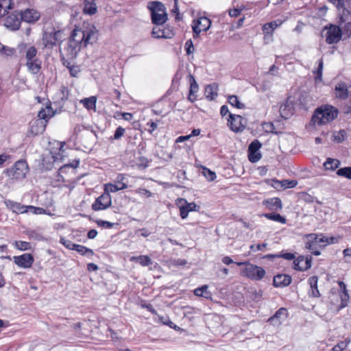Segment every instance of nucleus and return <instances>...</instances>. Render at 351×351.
I'll use <instances>...</instances> for the list:
<instances>
[{
  "label": "nucleus",
  "mask_w": 351,
  "mask_h": 351,
  "mask_svg": "<svg viewBox=\"0 0 351 351\" xmlns=\"http://www.w3.org/2000/svg\"><path fill=\"white\" fill-rule=\"evenodd\" d=\"M98 38V31L92 23L84 22L82 26L73 29L70 38L64 45L62 56H65L69 59L76 57L82 47L93 44Z\"/></svg>",
  "instance_id": "f257e3e1"
},
{
  "label": "nucleus",
  "mask_w": 351,
  "mask_h": 351,
  "mask_svg": "<svg viewBox=\"0 0 351 351\" xmlns=\"http://www.w3.org/2000/svg\"><path fill=\"white\" fill-rule=\"evenodd\" d=\"M337 108L329 104H324L317 108L311 117V126H321L333 121L338 116Z\"/></svg>",
  "instance_id": "f03ea898"
},
{
  "label": "nucleus",
  "mask_w": 351,
  "mask_h": 351,
  "mask_svg": "<svg viewBox=\"0 0 351 351\" xmlns=\"http://www.w3.org/2000/svg\"><path fill=\"white\" fill-rule=\"evenodd\" d=\"M148 8L151 11L152 21L156 25L164 24L167 20V14L165 5L159 1L149 3Z\"/></svg>",
  "instance_id": "7ed1b4c3"
},
{
  "label": "nucleus",
  "mask_w": 351,
  "mask_h": 351,
  "mask_svg": "<svg viewBox=\"0 0 351 351\" xmlns=\"http://www.w3.org/2000/svg\"><path fill=\"white\" fill-rule=\"evenodd\" d=\"M63 33L54 27H47L43 34V45L45 48L52 49L62 40Z\"/></svg>",
  "instance_id": "20e7f679"
},
{
  "label": "nucleus",
  "mask_w": 351,
  "mask_h": 351,
  "mask_svg": "<svg viewBox=\"0 0 351 351\" xmlns=\"http://www.w3.org/2000/svg\"><path fill=\"white\" fill-rule=\"evenodd\" d=\"M28 170L25 161L18 160L12 168L5 170V173L10 179L19 180L26 177Z\"/></svg>",
  "instance_id": "39448f33"
},
{
  "label": "nucleus",
  "mask_w": 351,
  "mask_h": 351,
  "mask_svg": "<svg viewBox=\"0 0 351 351\" xmlns=\"http://www.w3.org/2000/svg\"><path fill=\"white\" fill-rule=\"evenodd\" d=\"M241 275L252 280H261L265 275V269L259 266L249 263L241 269Z\"/></svg>",
  "instance_id": "423d86ee"
},
{
  "label": "nucleus",
  "mask_w": 351,
  "mask_h": 351,
  "mask_svg": "<svg viewBox=\"0 0 351 351\" xmlns=\"http://www.w3.org/2000/svg\"><path fill=\"white\" fill-rule=\"evenodd\" d=\"M247 121L240 115L230 114L228 124L231 130L235 132H242L246 125Z\"/></svg>",
  "instance_id": "0eeeda50"
},
{
  "label": "nucleus",
  "mask_w": 351,
  "mask_h": 351,
  "mask_svg": "<svg viewBox=\"0 0 351 351\" xmlns=\"http://www.w3.org/2000/svg\"><path fill=\"white\" fill-rule=\"evenodd\" d=\"M326 41L328 44L338 43L342 36V32L340 27L337 25H330L326 28Z\"/></svg>",
  "instance_id": "6e6552de"
},
{
  "label": "nucleus",
  "mask_w": 351,
  "mask_h": 351,
  "mask_svg": "<svg viewBox=\"0 0 351 351\" xmlns=\"http://www.w3.org/2000/svg\"><path fill=\"white\" fill-rule=\"evenodd\" d=\"M111 203L110 195L108 194V193H104L92 204V209L95 211L104 210L110 207Z\"/></svg>",
  "instance_id": "1a4fd4ad"
},
{
  "label": "nucleus",
  "mask_w": 351,
  "mask_h": 351,
  "mask_svg": "<svg viewBox=\"0 0 351 351\" xmlns=\"http://www.w3.org/2000/svg\"><path fill=\"white\" fill-rule=\"evenodd\" d=\"M46 121L40 119H35L29 123L28 136H37L44 132L46 128Z\"/></svg>",
  "instance_id": "9d476101"
},
{
  "label": "nucleus",
  "mask_w": 351,
  "mask_h": 351,
  "mask_svg": "<svg viewBox=\"0 0 351 351\" xmlns=\"http://www.w3.org/2000/svg\"><path fill=\"white\" fill-rule=\"evenodd\" d=\"M14 263L19 267L27 269L32 266L34 261V257L30 254H23L21 256L13 257Z\"/></svg>",
  "instance_id": "9b49d317"
},
{
  "label": "nucleus",
  "mask_w": 351,
  "mask_h": 351,
  "mask_svg": "<svg viewBox=\"0 0 351 351\" xmlns=\"http://www.w3.org/2000/svg\"><path fill=\"white\" fill-rule=\"evenodd\" d=\"M312 258L307 256L304 258V256H300L293 261V268L298 271H306L311 267Z\"/></svg>",
  "instance_id": "f8f14e48"
},
{
  "label": "nucleus",
  "mask_w": 351,
  "mask_h": 351,
  "mask_svg": "<svg viewBox=\"0 0 351 351\" xmlns=\"http://www.w3.org/2000/svg\"><path fill=\"white\" fill-rule=\"evenodd\" d=\"M158 25L153 28L152 35L155 38H171L174 35L173 30L169 27L161 28Z\"/></svg>",
  "instance_id": "ddd939ff"
},
{
  "label": "nucleus",
  "mask_w": 351,
  "mask_h": 351,
  "mask_svg": "<svg viewBox=\"0 0 351 351\" xmlns=\"http://www.w3.org/2000/svg\"><path fill=\"white\" fill-rule=\"evenodd\" d=\"M40 16V13L34 9H26L21 14V20L29 23L37 21Z\"/></svg>",
  "instance_id": "4468645a"
},
{
  "label": "nucleus",
  "mask_w": 351,
  "mask_h": 351,
  "mask_svg": "<svg viewBox=\"0 0 351 351\" xmlns=\"http://www.w3.org/2000/svg\"><path fill=\"white\" fill-rule=\"evenodd\" d=\"M176 204L180 208V216L182 219L186 218L188 216L189 212L193 210L195 208V204H187L184 199H178Z\"/></svg>",
  "instance_id": "2eb2a0df"
},
{
  "label": "nucleus",
  "mask_w": 351,
  "mask_h": 351,
  "mask_svg": "<svg viewBox=\"0 0 351 351\" xmlns=\"http://www.w3.org/2000/svg\"><path fill=\"white\" fill-rule=\"evenodd\" d=\"M188 78L189 83L190 84V90L189 94L188 95V99L191 102L193 103L196 101L197 98V95L196 94L197 93V84L196 83L195 77L191 74H189L188 75Z\"/></svg>",
  "instance_id": "dca6fc26"
},
{
  "label": "nucleus",
  "mask_w": 351,
  "mask_h": 351,
  "mask_svg": "<svg viewBox=\"0 0 351 351\" xmlns=\"http://www.w3.org/2000/svg\"><path fill=\"white\" fill-rule=\"evenodd\" d=\"M291 282V277L287 274H278L274 277L273 285L276 287L288 286Z\"/></svg>",
  "instance_id": "f3484780"
},
{
  "label": "nucleus",
  "mask_w": 351,
  "mask_h": 351,
  "mask_svg": "<svg viewBox=\"0 0 351 351\" xmlns=\"http://www.w3.org/2000/svg\"><path fill=\"white\" fill-rule=\"evenodd\" d=\"M197 135V130L193 129L190 134L186 135V136H180L178 138H177L176 140V143H185L184 145H186V147H187L189 149H190V147L191 146H193V144L195 143V141H192L191 138L194 137ZM186 151L189 152V149H186Z\"/></svg>",
  "instance_id": "a211bd4d"
},
{
  "label": "nucleus",
  "mask_w": 351,
  "mask_h": 351,
  "mask_svg": "<svg viewBox=\"0 0 351 351\" xmlns=\"http://www.w3.org/2000/svg\"><path fill=\"white\" fill-rule=\"evenodd\" d=\"M272 186L277 189L293 188L298 184V182L295 180H272Z\"/></svg>",
  "instance_id": "6ab92c4d"
},
{
  "label": "nucleus",
  "mask_w": 351,
  "mask_h": 351,
  "mask_svg": "<svg viewBox=\"0 0 351 351\" xmlns=\"http://www.w3.org/2000/svg\"><path fill=\"white\" fill-rule=\"evenodd\" d=\"M279 112L282 118L287 119L293 113V106L291 101L287 100L280 105Z\"/></svg>",
  "instance_id": "aec40b11"
},
{
  "label": "nucleus",
  "mask_w": 351,
  "mask_h": 351,
  "mask_svg": "<svg viewBox=\"0 0 351 351\" xmlns=\"http://www.w3.org/2000/svg\"><path fill=\"white\" fill-rule=\"evenodd\" d=\"M5 25L11 30H16L21 25V19L17 15H9L5 20Z\"/></svg>",
  "instance_id": "412c9836"
},
{
  "label": "nucleus",
  "mask_w": 351,
  "mask_h": 351,
  "mask_svg": "<svg viewBox=\"0 0 351 351\" xmlns=\"http://www.w3.org/2000/svg\"><path fill=\"white\" fill-rule=\"evenodd\" d=\"M335 97L340 99H346L348 97V90L345 82H339L335 86Z\"/></svg>",
  "instance_id": "4be33fe9"
},
{
  "label": "nucleus",
  "mask_w": 351,
  "mask_h": 351,
  "mask_svg": "<svg viewBox=\"0 0 351 351\" xmlns=\"http://www.w3.org/2000/svg\"><path fill=\"white\" fill-rule=\"evenodd\" d=\"M4 204L6 207L10 209L13 213L17 214H24L25 205L10 199L5 200Z\"/></svg>",
  "instance_id": "5701e85b"
},
{
  "label": "nucleus",
  "mask_w": 351,
  "mask_h": 351,
  "mask_svg": "<svg viewBox=\"0 0 351 351\" xmlns=\"http://www.w3.org/2000/svg\"><path fill=\"white\" fill-rule=\"evenodd\" d=\"M41 65L42 61L39 58L25 62V66L27 68V71L34 75H36L40 72L41 69Z\"/></svg>",
  "instance_id": "b1692460"
},
{
  "label": "nucleus",
  "mask_w": 351,
  "mask_h": 351,
  "mask_svg": "<svg viewBox=\"0 0 351 351\" xmlns=\"http://www.w3.org/2000/svg\"><path fill=\"white\" fill-rule=\"evenodd\" d=\"M218 85L215 83L208 84L205 87L204 90V96L208 100H213L215 99L218 93Z\"/></svg>",
  "instance_id": "393cba45"
},
{
  "label": "nucleus",
  "mask_w": 351,
  "mask_h": 351,
  "mask_svg": "<svg viewBox=\"0 0 351 351\" xmlns=\"http://www.w3.org/2000/svg\"><path fill=\"white\" fill-rule=\"evenodd\" d=\"M311 287L309 291V295L313 298H318L320 296L319 290L317 289L318 278L316 276H311L308 280Z\"/></svg>",
  "instance_id": "a878e982"
},
{
  "label": "nucleus",
  "mask_w": 351,
  "mask_h": 351,
  "mask_svg": "<svg viewBox=\"0 0 351 351\" xmlns=\"http://www.w3.org/2000/svg\"><path fill=\"white\" fill-rule=\"evenodd\" d=\"M280 20H276L270 23H265L263 26V32L265 34L271 35L274 29L279 27L282 24Z\"/></svg>",
  "instance_id": "bb28decb"
},
{
  "label": "nucleus",
  "mask_w": 351,
  "mask_h": 351,
  "mask_svg": "<svg viewBox=\"0 0 351 351\" xmlns=\"http://www.w3.org/2000/svg\"><path fill=\"white\" fill-rule=\"evenodd\" d=\"M264 204L269 210H280L282 205L281 199L278 197H274L264 201Z\"/></svg>",
  "instance_id": "cd10ccee"
},
{
  "label": "nucleus",
  "mask_w": 351,
  "mask_h": 351,
  "mask_svg": "<svg viewBox=\"0 0 351 351\" xmlns=\"http://www.w3.org/2000/svg\"><path fill=\"white\" fill-rule=\"evenodd\" d=\"M80 103L83 104L84 107L88 110H96L97 97L95 96L82 99L80 101Z\"/></svg>",
  "instance_id": "c85d7f7f"
},
{
  "label": "nucleus",
  "mask_w": 351,
  "mask_h": 351,
  "mask_svg": "<svg viewBox=\"0 0 351 351\" xmlns=\"http://www.w3.org/2000/svg\"><path fill=\"white\" fill-rule=\"evenodd\" d=\"M54 114L52 108L50 106H47L45 108H42L38 114V119H40L43 121H46V124L48 122V120L51 118Z\"/></svg>",
  "instance_id": "c756f323"
},
{
  "label": "nucleus",
  "mask_w": 351,
  "mask_h": 351,
  "mask_svg": "<svg viewBox=\"0 0 351 351\" xmlns=\"http://www.w3.org/2000/svg\"><path fill=\"white\" fill-rule=\"evenodd\" d=\"M347 132L344 130L334 131L331 135V141L336 143H341L347 138Z\"/></svg>",
  "instance_id": "7c9ffc66"
},
{
  "label": "nucleus",
  "mask_w": 351,
  "mask_h": 351,
  "mask_svg": "<svg viewBox=\"0 0 351 351\" xmlns=\"http://www.w3.org/2000/svg\"><path fill=\"white\" fill-rule=\"evenodd\" d=\"M340 165V162L337 159L328 158L324 162L323 166L325 170L334 171Z\"/></svg>",
  "instance_id": "2f4dec72"
},
{
  "label": "nucleus",
  "mask_w": 351,
  "mask_h": 351,
  "mask_svg": "<svg viewBox=\"0 0 351 351\" xmlns=\"http://www.w3.org/2000/svg\"><path fill=\"white\" fill-rule=\"evenodd\" d=\"M49 145L51 147V148H49L50 154H56L57 152H65V149H63V147L64 146V142L53 141H50L49 143Z\"/></svg>",
  "instance_id": "473e14b6"
},
{
  "label": "nucleus",
  "mask_w": 351,
  "mask_h": 351,
  "mask_svg": "<svg viewBox=\"0 0 351 351\" xmlns=\"http://www.w3.org/2000/svg\"><path fill=\"white\" fill-rule=\"evenodd\" d=\"M128 187V185L125 183H121V186L112 184H106L104 187V193H115L119 190L125 189Z\"/></svg>",
  "instance_id": "72a5a7b5"
},
{
  "label": "nucleus",
  "mask_w": 351,
  "mask_h": 351,
  "mask_svg": "<svg viewBox=\"0 0 351 351\" xmlns=\"http://www.w3.org/2000/svg\"><path fill=\"white\" fill-rule=\"evenodd\" d=\"M130 261L133 262L138 263L142 266H147L152 263L151 258L146 255H141L138 256H132L130 258Z\"/></svg>",
  "instance_id": "f704fd0d"
},
{
  "label": "nucleus",
  "mask_w": 351,
  "mask_h": 351,
  "mask_svg": "<svg viewBox=\"0 0 351 351\" xmlns=\"http://www.w3.org/2000/svg\"><path fill=\"white\" fill-rule=\"evenodd\" d=\"M211 25V21L205 16L199 17V33L207 31Z\"/></svg>",
  "instance_id": "c9c22d12"
},
{
  "label": "nucleus",
  "mask_w": 351,
  "mask_h": 351,
  "mask_svg": "<svg viewBox=\"0 0 351 351\" xmlns=\"http://www.w3.org/2000/svg\"><path fill=\"white\" fill-rule=\"evenodd\" d=\"M199 169H202V174L204 176V178L207 180L208 182H212L215 180L217 178L215 172L211 171L210 169L204 167V166H199Z\"/></svg>",
  "instance_id": "e433bc0d"
},
{
  "label": "nucleus",
  "mask_w": 351,
  "mask_h": 351,
  "mask_svg": "<svg viewBox=\"0 0 351 351\" xmlns=\"http://www.w3.org/2000/svg\"><path fill=\"white\" fill-rule=\"evenodd\" d=\"M84 12L87 14H93L96 12L97 8L94 1L85 0L84 1Z\"/></svg>",
  "instance_id": "4c0bfd02"
},
{
  "label": "nucleus",
  "mask_w": 351,
  "mask_h": 351,
  "mask_svg": "<svg viewBox=\"0 0 351 351\" xmlns=\"http://www.w3.org/2000/svg\"><path fill=\"white\" fill-rule=\"evenodd\" d=\"M306 237H310L312 239L315 240V244H319L322 247V245L325 244V241H326V237L323 234H306Z\"/></svg>",
  "instance_id": "58836bf2"
},
{
  "label": "nucleus",
  "mask_w": 351,
  "mask_h": 351,
  "mask_svg": "<svg viewBox=\"0 0 351 351\" xmlns=\"http://www.w3.org/2000/svg\"><path fill=\"white\" fill-rule=\"evenodd\" d=\"M37 49L35 47L31 46L28 47L25 53V58L26 62L33 60L34 59H37L36 57Z\"/></svg>",
  "instance_id": "ea45409f"
},
{
  "label": "nucleus",
  "mask_w": 351,
  "mask_h": 351,
  "mask_svg": "<svg viewBox=\"0 0 351 351\" xmlns=\"http://www.w3.org/2000/svg\"><path fill=\"white\" fill-rule=\"evenodd\" d=\"M263 216L267 219L280 222L282 224L286 223L287 221L286 219L278 213H265Z\"/></svg>",
  "instance_id": "a19ab883"
},
{
  "label": "nucleus",
  "mask_w": 351,
  "mask_h": 351,
  "mask_svg": "<svg viewBox=\"0 0 351 351\" xmlns=\"http://www.w3.org/2000/svg\"><path fill=\"white\" fill-rule=\"evenodd\" d=\"M31 213L34 215H42L45 213V209L34 206H25L24 213Z\"/></svg>",
  "instance_id": "79ce46f5"
},
{
  "label": "nucleus",
  "mask_w": 351,
  "mask_h": 351,
  "mask_svg": "<svg viewBox=\"0 0 351 351\" xmlns=\"http://www.w3.org/2000/svg\"><path fill=\"white\" fill-rule=\"evenodd\" d=\"M12 8V0H0V14H5Z\"/></svg>",
  "instance_id": "37998d69"
},
{
  "label": "nucleus",
  "mask_w": 351,
  "mask_h": 351,
  "mask_svg": "<svg viewBox=\"0 0 351 351\" xmlns=\"http://www.w3.org/2000/svg\"><path fill=\"white\" fill-rule=\"evenodd\" d=\"M73 250L77 251L82 255L89 254L90 255L92 256L93 254V251L91 249L87 248L86 247L82 245L75 244Z\"/></svg>",
  "instance_id": "c03bdc74"
},
{
  "label": "nucleus",
  "mask_w": 351,
  "mask_h": 351,
  "mask_svg": "<svg viewBox=\"0 0 351 351\" xmlns=\"http://www.w3.org/2000/svg\"><path fill=\"white\" fill-rule=\"evenodd\" d=\"M350 15V11L347 10H343L342 12V14L339 17V23L341 25L343 23L347 22V28H351V21H349V20L347 19Z\"/></svg>",
  "instance_id": "a18cd8bd"
},
{
  "label": "nucleus",
  "mask_w": 351,
  "mask_h": 351,
  "mask_svg": "<svg viewBox=\"0 0 351 351\" xmlns=\"http://www.w3.org/2000/svg\"><path fill=\"white\" fill-rule=\"evenodd\" d=\"M337 174L351 180V167L341 168L337 170Z\"/></svg>",
  "instance_id": "49530a36"
},
{
  "label": "nucleus",
  "mask_w": 351,
  "mask_h": 351,
  "mask_svg": "<svg viewBox=\"0 0 351 351\" xmlns=\"http://www.w3.org/2000/svg\"><path fill=\"white\" fill-rule=\"evenodd\" d=\"M228 102L233 106L237 107V108L241 109L244 108V104L241 103L239 101L237 96L236 95H230L228 97Z\"/></svg>",
  "instance_id": "de8ad7c7"
},
{
  "label": "nucleus",
  "mask_w": 351,
  "mask_h": 351,
  "mask_svg": "<svg viewBox=\"0 0 351 351\" xmlns=\"http://www.w3.org/2000/svg\"><path fill=\"white\" fill-rule=\"evenodd\" d=\"M261 147V143L258 140L253 141L249 145V154H255Z\"/></svg>",
  "instance_id": "09e8293b"
},
{
  "label": "nucleus",
  "mask_w": 351,
  "mask_h": 351,
  "mask_svg": "<svg viewBox=\"0 0 351 351\" xmlns=\"http://www.w3.org/2000/svg\"><path fill=\"white\" fill-rule=\"evenodd\" d=\"M15 247L21 251H25L29 250L31 248V245L29 242L18 241L14 242Z\"/></svg>",
  "instance_id": "8fccbe9b"
},
{
  "label": "nucleus",
  "mask_w": 351,
  "mask_h": 351,
  "mask_svg": "<svg viewBox=\"0 0 351 351\" xmlns=\"http://www.w3.org/2000/svg\"><path fill=\"white\" fill-rule=\"evenodd\" d=\"M185 50L187 56H192V58H193V53L195 51V47L193 45V43L192 40H188L185 43Z\"/></svg>",
  "instance_id": "3c124183"
},
{
  "label": "nucleus",
  "mask_w": 351,
  "mask_h": 351,
  "mask_svg": "<svg viewBox=\"0 0 351 351\" xmlns=\"http://www.w3.org/2000/svg\"><path fill=\"white\" fill-rule=\"evenodd\" d=\"M158 321L162 323L165 325H167L169 327L174 328L176 330H179L180 328L178 327L176 324H173L168 317H164L161 316H158Z\"/></svg>",
  "instance_id": "603ef678"
},
{
  "label": "nucleus",
  "mask_w": 351,
  "mask_h": 351,
  "mask_svg": "<svg viewBox=\"0 0 351 351\" xmlns=\"http://www.w3.org/2000/svg\"><path fill=\"white\" fill-rule=\"evenodd\" d=\"M350 342V341L347 339L346 341H340L335 345L332 350V351H343L347 348Z\"/></svg>",
  "instance_id": "864d4df0"
},
{
  "label": "nucleus",
  "mask_w": 351,
  "mask_h": 351,
  "mask_svg": "<svg viewBox=\"0 0 351 351\" xmlns=\"http://www.w3.org/2000/svg\"><path fill=\"white\" fill-rule=\"evenodd\" d=\"M287 317V311L285 308H280L278 309L275 315L271 318V320H274L278 318H286Z\"/></svg>",
  "instance_id": "5fc2aeb1"
},
{
  "label": "nucleus",
  "mask_w": 351,
  "mask_h": 351,
  "mask_svg": "<svg viewBox=\"0 0 351 351\" xmlns=\"http://www.w3.org/2000/svg\"><path fill=\"white\" fill-rule=\"evenodd\" d=\"M199 291H201V293L199 294V296H202L206 299H212V293L208 291L207 285H204L201 288H199Z\"/></svg>",
  "instance_id": "6e6d98bb"
},
{
  "label": "nucleus",
  "mask_w": 351,
  "mask_h": 351,
  "mask_svg": "<svg viewBox=\"0 0 351 351\" xmlns=\"http://www.w3.org/2000/svg\"><path fill=\"white\" fill-rule=\"evenodd\" d=\"M323 67H324L323 60H319L317 69L315 72V73L316 74V76H315V80L316 81H321L322 80Z\"/></svg>",
  "instance_id": "4d7b16f0"
},
{
  "label": "nucleus",
  "mask_w": 351,
  "mask_h": 351,
  "mask_svg": "<svg viewBox=\"0 0 351 351\" xmlns=\"http://www.w3.org/2000/svg\"><path fill=\"white\" fill-rule=\"evenodd\" d=\"M340 298H341V305L339 308L338 310L341 309V308H343L346 306H348V300H349V295H348V293H341L340 295Z\"/></svg>",
  "instance_id": "13d9d810"
},
{
  "label": "nucleus",
  "mask_w": 351,
  "mask_h": 351,
  "mask_svg": "<svg viewBox=\"0 0 351 351\" xmlns=\"http://www.w3.org/2000/svg\"><path fill=\"white\" fill-rule=\"evenodd\" d=\"M149 163V160L147 158L144 156H139L138 157V161L135 165L138 168H145L147 167Z\"/></svg>",
  "instance_id": "bf43d9fd"
},
{
  "label": "nucleus",
  "mask_w": 351,
  "mask_h": 351,
  "mask_svg": "<svg viewBox=\"0 0 351 351\" xmlns=\"http://www.w3.org/2000/svg\"><path fill=\"white\" fill-rule=\"evenodd\" d=\"M244 9H245L244 7H241L239 8L230 9L228 10L229 16L230 17H234V18L238 17Z\"/></svg>",
  "instance_id": "052dcab7"
},
{
  "label": "nucleus",
  "mask_w": 351,
  "mask_h": 351,
  "mask_svg": "<svg viewBox=\"0 0 351 351\" xmlns=\"http://www.w3.org/2000/svg\"><path fill=\"white\" fill-rule=\"evenodd\" d=\"M125 131V130L121 126L118 127L114 132L113 138L115 140L121 138L123 136Z\"/></svg>",
  "instance_id": "680f3d73"
},
{
  "label": "nucleus",
  "mask_w": 351,
  "mask_h": 351,
  "mask_svg": "<svg viewBox=\"0 0 351 351\" xmlns=\"http://www.w3.org/2000/svg\"><path fill=\"white\" fill-rule=\"evenodd\" d=\"M60 243L64 245L67 249L73 250L74 249L75 244L69 240H66L64 238H61Z\"/></svg>",
  "instance_id": "e2e57ef3"
},
{
  "label": "nucleus",
  "mask_w": 351,
  "mask_h": 351,
  "mask_svg": "<svg viewBox=\"0 0 351 351\" xmlns=\"http://www.w3.org/2000/svg\"><path fill=\"white\" fill-rule=\"evenodd\" d=\"M71 76L77 77L80 71V67L77 65L68 66Z\"/></svg>",
  "instance_id": "0e129e2a"
},
{
  "label": "nucleus",
  "mask_w": 351,
  "mask_h": 351,
  "mask_svg": "<svg viewBox=\"0 0 351 351\" xmlns=\"http://www.w3.org/2000/svg\"><path fill=\"white\" fill-rule=\"evenodd\" d=\"M306 237L307 240L305 242V247L307 250H313L314 249V246L315 245V240L312 239L311 238L308 237Z\"/></svg>",
  "instance_id": "69168bd1"
},
{
  "label": "nucleus",
  "mask_w": 351,
  "mask_h": 351,
  "mask_svg": "<svg viewBox=\"0 0 351 351\" xmlns=\"http://www.w3.org/2000/svg\"><path fill=\"white\" fill-rule=\"evenodd\" d=\"M2 51L1 53L5 54V56H12L14 53V49L6 46L1 47Z\"/></svg>",
  "instance_id": "338daca9"
},
{
  "label": "nucleus",
  "mask_w": 351,
  "mask_h": 351,
  "mask_svg": "<svg viewBox=\"0 0 351 351\" xmlns=\"http://www.w3.org/2000/svg\"><path fill=\"white\" fill-rule=\"evenodd\" d=\"M278 258H283L286 260L291 261V260H293L295 258V254L293 253H289V252L283 253V254H278Z\"/></svg>",
  "instance_id": "774afa93"
}]
</instances>
